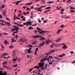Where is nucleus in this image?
<instances>
[{
    "label": "nucleus",
    "instance_id": "nucleus-1",
    "mask_svg": "<svg viewBox=\"0 0 75 75\" xmlns=\"http://www.w3.org/2000/svg\"><path fill=\"white\" fill-rule=\"evenodd\" d=\"M47 57H48V56H47L44 57V58H43L41 59V62H40L38 64L39 66H36L35 67V68H41L43 67L44 65V64L43 62H44L45 61H47V60H49V58L48 57L47 58H46Z\"/></svg>",
    "mask_w": 75,
    "mask_h": 75
},
{
    "label": "nucleus",
    "instance_id": "nucleus-2",
    "mask_svg": "<svg viewBox=\"0 0 75 75\" xmlns=\"http://www.w3.org/2000/svg\"><path fill=\"white\" fill-rule=\"evenodd\" d=\"M13 28H16L17 29L16 31L13 32V33H14V34H17V33H18V30H20V28H19L18 26H13Z\"/></svg>",
    "mask_w": 75,
    "mask_h": 75
},
{
    "label": "nucleus",
    "instance_id": "nucleus-3",
    "mask_svg": "<svg viewBox=\"0 0 75 75\" xmlns=\"http://www.w3.org/2000/svg\"><path fill=\"white\" fill-rule=\"evenodd\" d=\"M13 24H15L17 25V26H18V27H24L25 25L21 24H19L18 23H16V22H13Z\"/></svg>",
    "mask_w": 75,
    "mask_h": 75
},
{
    "label": "nucleus",
    "instance_id": "nucleus-4",
    "mask_svg": "<svg viewBox=\"0 0 75 75\" xmlns=\"http://www.w3.org/2000/svg\"><path fill=\"white\" fill-rule=\"evenodd\" d=\"M31 24H32V21H31L27 22L26 27H28V26H29V24L30 25H31Z\"/></svg>",
    "mask_w": 75,
    "mask_h": 75
},
{
    "label": "nucleus",
    "instance_id": "nucleus-5",
    "mask_svg": "<svg viewBox=\"0 0 75 75\" xmlns=\"http://www.w3.org/2000/svg\"><path fill=\"white\" fill-rule=\"evenodd\" d=\"M33 48H30V49H28L27 50V51L28 52V53L29 54H31V53H32L33 52L31 50Z\"/></svg>",
    "mask_w": 75,
    "mask_h": 75
},
{
    "label": "nucleus",
    "instance_id": "nucleus-6",
    "mask_svg": "<svg viewBox=\"0 0 75 75\" xmlns=\"http://www.w3.org/2000/svg\"><path fill=\"white\" fill-rule=\"evenodd\" d=\"M40 41H42L43 40H45V38L43 37V36H42V35H40Z\"/></svg>",
    "mask_w": 75,
    "mask_h": 75
},
{
    "label": "nucleus",
    "instance_id": "nucleus-7",
    "mask_svg": "<svg viewBox=\"0 0 75 75\" xmlns=\"http://www.w3.org/2000/svg\"><path fill=\"white\" fill-rule=\"evenodd\" d=\"M40 35H33L32 36V38H38V37H40Z\"/></svg>",
    "mask_w": 75,
    "mask_h": 75
},
{
    "label": "nucleus",
    "instance_id": "nucleus-8",
    "mask_svg": "<svg viewBox=\"0 0 75 75\" xmlns=\"http://www.w3.org/2000/svg\"><path fill=\"white\" fill-rule=\"evenodd\" d=\"M22 1H16L15 2V3H16L15 5L17 6V5H18L19 4V3H20Z\"/></svg>",
    "mask_w": 75,
    "mask_h": 75
},
{
    "label": "nucleus",
    "instance_id": "nucleus-9",
    "mask_svg": "<svg viewBox=\"0 0 75 75\" xmlns=\"http://www.w3.org/2000/svg\"><path fill=\"white\" fill-rule=\"evenodd\" d=\"M7 55V53H5L3 54H2V56H3V57H1V58H4V57H6V56Z\"/></svg>",
    "mask_w": 75,
    "mask_h": 75
},
{
    "label": "nucleus",
    "instance_id": "nucleus-10",
    "mask_svg": "<svg viewBox=\"0 0 75 75\" xmlns=\"http://www.w3.org/2000/svg\"><path fill=\"white\" fill-rule=\"evenodd\" d=\"M44 44H45L44 42H43L42 43H40V44L39 45V47H41L42 46H43Z\"/></svg>",
    "mask_w": 75,
    "mask_h": 75
},
{
    "label": "nucleus",
    "instance_id": "nucleus-11",
    "mask_svg": "<svg viewBox=\"0 0 75 75\" xmlns=\"http://www.w3.org/2000/svg\"><path fill=\"white\" fill-rule=\"evenodd\" d=\"M33 2H30V3H27L25 4V6H30L32 4H33Z\"/></svg>",
    "mask_w": 75,
    "mask_h": 75
},
{
    "label": "nucleus",
    "instance_id": "nucleus-12",
    "mask_svg": "<svg viewBox=\"0 0 75 75\" xmlns=\"http://www.w3.org/2000/svg\"><path fill=\"white\" fill-rule=\"evenodd\" d=\"M54 52H55V50H52L50 51V54H52V53H54Z\"/></svg>",
    "mask_w": 75,
    "mask_h": 75
},
{
    "label": "nucleus",
    "instance_id": "nucleus-13",
    "mask_svg": "<svg viewBox=\"0 0 75 75\" xmlns=\"http://www.w3.org/2000/svg\"><path fill=\"white\" fill-rule=\"evenodd\" d=\"M16 51L15 50H14L13 51V53H12V56L13 57L14 55L15 54H16Z\"/></svg>",
    "mask_w": 75,
    "mask_h": 75
},
{
    "label": "nucleus",
    "instance_id": "nucleus-14",
    "mask_svg": "<svg viewBox=\"0 0 75 75\" xmlns=\"http://www.w3.org/2000/svg\"><path fill=\"white\" fill-rule=\"evenodd\" d=\"M12 28V29H11V31L12 32H13V31H16V30H17V29L16 28H15V29H14L13 28Z\"/></svg>",
    "mask_w": 75,
    "mask_h": 75
},
{
    "label": "nucleus",
    "instance_id": "nucleus-15",
    "mask_svg": "<svg viewBox=\"0 0 75 75\" xmlns=\"http://www.w3.org/2000/svg\"><path fill=\"white\" fill-rule=\"evenodd\" d=\"M37 11H40V12L42 11V10H41V8H37Z\"/></svg>",
    "mask_w": 75,
    "mask_h": 75
},
{
    "label": "nucleus",
    "instance_id": "nucleus-16",
    "mask_svg": "<svg viewBox=\"0 0 75 75\" xmlns=\"http://www.w3.org/2000/svg\"><path fill=\"white\" fill-rule=\"evenodd\" d=\"M56 8L57 10H59L60 9H61V8H62V7H58V6H57L56 7Z\"/></svg>",
    "mask_w": 75,
    "mask_h": 75
},
{
    "label": "nucleus",
    "instance_id": "nucleus-17",
    "mask_svg": "<svg viewBox=\"0 0 75 75\" xmlns=\"http://www.w3.org/2000/svg\"><path fill=\"white\" fill-rule=\"evenodd\" d=\"M4 42H5V45H7V44H8V42H7V40H4Z\"/></svg>",
    "mask_w": 75,
    "mask_h": 75
},
{
    "label": "nucleus",
    "instance_id": "nucleus-18",
    "mask_svg": "<svg viewBox=\"0 0 75 75\" xmlns=\"http://www.w3.org/2000/svg\"><path fill=\"white\" fill-rule=\"evenodd\" d=\"M37 30H38V32H40V31H41L42 30V29H41L38 27L37 28Z\"/></svg>",
    "mask_w": 75,
    "mask_h": 75
},
{
    "label": "nucleus",
    "instance_id": "nucleus-19",
    "mask_svg": "<svg viewBox=\"0 0 75 75\" xmlns=\"http://www.w3.org/2000/svg\"><path fill=\"white\" fill-rule=\"evenodd\" d=\"M49 39H48L45 42L46 45H48L49 44Z\"/></svg>",
    "mask_w": 75,
    "mask_h": 75
},
{
    "label": "nucleus",
    "instance_id": "nucleus-20",
    "mask_svg": "<svg viewBox=\"0 0 75 75\" xmlns=\"http://www.w3.org/2000/svg\"><path fill=\"white\" fill-rule=\"evenodd\" d=\"M61 31V29H59L58 30L57 32V34H59L60 33V32Z\"/></svg>",
    "mask_w": 75,
    "mask_h": 75
},
{
    "label": "nucleus",
    "instance_id": "nucleus-21",
    "mask_svg": "<svg viewBox=\"0 0 75 75\" xmlns=\"http://www.w3.org/2000/svg\"><path fill=\"white\" fill-rule=\"evenodd\" d=\"M68 48V46H64L62 47V48L63 49H67Z\"/></svg>",
    "mask_w": 75,
    "mask_h": 75
},
{
    "label": "nucleus",
    "instance_id": "nucleus-22",
    "mask_svg": "<svg viewBox=\"0 0 75 75\" xmlns=\"http://www.w3.org/2000/svg\"><path fill=\"white\" fill-rule=\"evenodd\" d=\"M60 40H61V39H58L57 40H55V41H56V42H59V41H60Z\"/></svg>",
    "mask_w": 75,
    "mask_h": 75
},
{
    "label": "nucleus",
    "instance_id": "nucleus-23",
    "mask_svg": "<svg viewBox=\"0 0 75 75\" xmlns=\"http://www.w3.org/2000/svg\"><path fill=\"white\" fill-rule=\"evenodd\" d=\"M51 11V10H46L44 12V13H45V14H46L47 13V12H49V11Z\"/></svg>",
    "mask_w": 75,
    "mask_h": 75
},
{
    "label": "nucleus",
    "instance_id": "nucleus-24",
    "mask_svg": "<svg viewBox=\"0 0 75 75\" xmlns=\"http://www.w3.org/2000/svg\"><path fill=\"white\" fill-rule=\"evenodd\" d=\"M16 42V40H14V38H12V42Z\"/></svg>",
    "mask_w": 75,
    "mask_h": 75
},
{
    "label": "nucleus",
    "instance_id": "nucleus-25",
    "mask_svg": "<svg viewBox=\"0 0 75 75\" xmlns=\"http://www.w3.org/2000/svg\"><path fill=\"white\" fill-rule=\"evenodd\" d=\"M53 45H54V46L55 47H58L57 44H56L55 43H53Z\"/></svg>",
    "mask_w": 75,
    "mask_h": 75
},
{
    "label": "nucleus",
    "instance_id": "nucleus-26",
    "mask_svg": "<svg viewBox=\"0 0 75 75\" xmlns=\"http://www.w3.org/2000/svg\"><path fill=\"white\" fill-rule=\"evenodd\" d=\"M27 47H30V48H32L33 46L31 45H28L27 46Z\"/></svg>",
    "mask_w": 75,
    "mask_h": 75
},
{
    "label": "nucleus",
    "instance_id": "nucleus-27",
    "mask_svg": "<svg viewBox=\"0 0 75 75\" xmlns=\"http://www.w3.org/2000/svg\"><path fill=\"white\" fill-rule=\"evenodd\" d=\"M29 30H33V27L32 26H30L29 27Z\"/></svg>",
    "mask_w": 75,
    "mask_h": 75
},
{
    "label": "nucleus",
    "instance_id": "nucleus-28",
    "mask_svg": "<svg viewBox=\"0 0 75 75\" xmlns=\"http://www.w3.org/2000/svg\"><path fill=\"white\" fill-rule=\"evenodd\" d=\"M38 51V48H37L36 49V50L35 52V55L37 54V51Z\"/></svg>",
    "mask_w": 75,
    "mask_h": 75
},
{
    "label": "nucleus",
    "instance_id": "nucleus-29",
    "mask_svg": "<svg viewBox=\"0 0 75 75\" xmlns=\"http://www.w3.org/2000/svg\"><path fill=\"white\" fill-rule=\"evenodd\" d=\"M43 33H50L49 31H45L43 30Z\"/></svg>",
    "mask_w": 75,
    "mask_h": 75
},
{
    "label": "nucleus",
    "instance_id": "nucleus-30",
    "mask_svg": "<svg viewBox=\"0 0 75 75\" xmlns=\"http://www.w3.org/2000/svg\"><path fill=\"white\" fill-rule=\"evenodd\" d=\"M16 19V14H14V20L15 21Z\"/></svg>",
    "mask_w": 75,
    "mask_h": 75
},
{
    "label": "nucleus",
    "instance_id": "nucleus-31",
    "mask_svg": "<svg viewBox=\"0 0 75 75\" xmlns=\"http://www.w3.org/2000/svg\"><path fill=\"white\" fill-rule=\"evenodd\" d=\"M18 65L17 64H15L14 65H13V67H14V68H16L17 67Z\"/></svg>",
    "mask_w": 75,
    "mask_h": 75
},
{
    "label": "nucleus",
    "instance_id": "nucleus-32",
    "mask_svg": "<svg viewBox=\"0 0 75 75\" xmlns=\"http://www.w3.org/2000/svg\"><path fill=\"white\" fill-rule=\"evenodd\" d=\"M53 2H54V1H52L50 2H48V3H50V4H52V3H53Z\"/></svg>",
    "mask_w": 75,
    "mask_h": 75
},
{
    "label": "nucleus",
    "instance_id": "nucleus-33",
    "mask_svg": "<svg viewBox=\"0 0 75 75\" xmlns=\"http://www.w3.org/2000/svg\"><path fill=\"white\" fill-rule=\"evenodd\" d=\"M13 48H14L13 46H11L9 47V48H10V49H12Z\"/></svg>",
    "mask_w": 75,
    "mask_h": 75
},
{
    "label": "nucleus",
    "instance_id": "nucleus-34",
    "mask_svg": "<svg viewBox=\"0 0 75 75\" xmlns=\"http://www.w3.org/2000/svg\"><path fill=\"white\" fill-rule=\"evenodd\" d=\"M39 34H41L42 33H43V30H41V32H39Z\"/></svg>",
    "mask_w": 75,
    "mask_h": 75
},
{
    "label": "nucleus",
    "instance_id": "nucleus-35",
    "mask_svg": "<svg viewBox=\"0 0 75 75\" xmlns=\"http://www.w3.org/2000/svg\"><path fill=\"white\" fill-rule=\"evenodd\" d=\"M8 63V62H5L4 63H3V65H6V64H7Z\"/></svg>",
    "mask_w": 75,
    "mask_h": 75
},
{
    "label": "nucleus",
    "instance_id": "nucleus-36",
    "mask_svg": "<svg viewBox=\"0 0 75 75\" xmlns=\"http://www.w3.org/2000/svg\"><path fill=\"white\" fill-rule=\"evenodd\" d=\"M50 8H51L50 7H47L45 8V9H46V10H48V9H50Z\"/></svg>",
    "mask_w": 75,
    "mask_h": 75
},
{
    "label": "nucleus",
    "instance_id": "nucleus-37",
    "mask_svg": "<svg viewBox=\"0 0 75 75\" xmlns=\"http://www.w3.org/2000/svg\"><path fill=\"white\" fill-rule=\"evenodd\" d=\"M27 39H25L24 40L22 41V42H25L27 41Z\"/></svg>",
    "mask_w": 75,
    "mask_h": 75
},
{
    "label": "nucleus",
    "instance_id": "nucleus-38",
    "mask_svg": "<svg viewBox=\"0 0 75 75\" xmlns=\"http://www.w3.org/2000/svg\"><path fill=\"white\" fill-rule=\"evenodd\" d=\"M18 62H20V61H21V59L20 58H18Z\"/></svg>",
    "mask_w": 75,
    "mask_h": 75
},
{
    "label": "nucleus",
    "instance_id": "nucleus-39",
    "mask_svg": "<svg viewBox=\"0 0 75 75\" xmlns=\"http://www.w3.org/2000/svg\"><path fill=\"white\" fill-rule=\"evenodd\" d=\"M70 17L69 16H66L65 18H66V19H68V18H69Z\"/></svg>",
    "mask_w": 75,
    "mask_h": 75
},
{
    "label": "nucleus",
    "instance_id": "nucleus-40",
    "mask_svg": "<svg viewBox=\"0 0 75 75\" xmlns=\"http://www.w3.org/2000/svg\"><path fill=\"white\" fill-rule=\"evenodd\" d=\"M45 65L44 66L45 67V68H46V69H47V64H45Z\"/></svg>",
    "mask_w": 75,
    "mask_h": 75
},
{
    "label": "nucleus",
    "instance_id": "nucleus-41",
    "mask_svg": "<svg viewBox=\"0 0 75 75\" xmlns=\"http://www.w3.org/2000/svg\"><path fill=\"white\" fill-rule=\"evenodd\" d=\"M7 24L8 25H9V26L11 27V25H10V23H7Z\"/></svg>",
    "mask_w": 75,
    "mask_h": 75
},
{
    "label": "nucleus",
    "instance_id": "nucleus-42",
    "mask_svg": "<svg viewBox=\"0 0 75 75\" xmlns=\"http://www.w3.org/2000/svg\"><path fill=\"white\" fill-rule=\"evenodd\" d=\"M35 3H37V2H38L39 1H40V0H35Z\"/></svg>",
    "mask_w": 75,
    "mask_h": 75
},
{
    "label": "nucleus",
    "instance_id": "nucleus-43",
    "mask_svg": "<svg viewBox=\"0 0 75 75\" xmlns=\"http://www.w3.org/2000/svg\"><path fill=\"white\" fill-rule=\"evenodd\" d=\"M0 21L2 23H4L6 22V21H3V20H1V21Z\"/></svg>",
    "mask_w": 75,
    "mask_h": 75
},
{
    "label": "nucleus",
    "instance_id": "nucleus-44",
    "mask_svg": "<svg viewBox=\"0 0 75 75\" xmlns=\"http://www.w3.org/2000/svg\"><path fill=\"white\" fill-rule=\"evenodd\" d=\"M54 58H55V59H58V60H61V59L56 57H54Z\"/></svg>",
    "mask_w": 75,
    "mask_h": 75
},
{
    "label": "nucleus",
    "instance_id": "nucleus-45",
    "mask_svg": "<svg viewBox=\"0 0 75 75\" xmlns=\"http://www.w3.org/2000/svg\"><path fill=\"white\" fill-rule=\"evenodd\" d=\"M71 2V0H68L67 1V2L69 3H70Z\"/></svg>",
    "mask_w": 75,
    "mask_h": 75
},
{
    "label": "nucleus",
    "instance_id": "nucleus-46",
    "mask_svg": "<svg viewBox=\"0 0 75 75\" xmlns=\"http://www.w3.org/2000/svg\"><path fill=\"white\" fill-rule=\"evenodd\" d=\"M40 69H42V70H44L45 69V67H42Z\"/></svg>",
    "mask_w": 75,
    "mask_h": 75
},
{
    "label": "nucleus",
    "instance_id": "nucleus-47",
    "mask_svg": "<svg viewBox=\"0 0 75 75\" xmlns=\"http://www.w3.org/2000/svg\"><path fill=\"white\" fill-rule=\"evenodd\" d=\"M2 8H4L5 7V5H3L1 6Z\"/></svg>",
    "mask_w": 75,
    "mask_h": 75
},
{
    "label": "nucleus",
    "instance_id": "nucleus-48",
    "mask_svg": "<svg viewBox=\"0 0 75 75\" xmlns=\"http://www.w3.org/2000/svg\"><path fill=\"white\" fill-rule=\"evenodd\" d=\"M1 48H3V49H4V46H3V45H1Z\"/></svg>",
    "mask_w": 75,
    "mask_h": 75
},
{
    "label": "nucleus",
    "instance_id": "nucleus-49",
    "mask_svg": "<svg viewBox=\"0 0 75 75\" xmlns=\"http://www.w3.org/2000/svg\"><path fill=\"white\" fill-rule=\"evenodd\" d=\"M16 20H20V18L18 17H16Z\"/></svg>",
    "mask_w": 75,
    "mask_h": 75
},
{
    "label": "nucleus",
    "instance_id": "nucleus-50",
    "mask_svg": "<svg viewBox=\"0 0 75 75\" xmlns=\"http://www.w3.org/2000/svg\"><path fill=\"white\" fill-rule=\"evenodd\" d=\"M24 40L23 38H21L20 39V41L21 42H22V41H23Z\"/></svg>",
    "mask_w": 75,
    "mask_h": 75
},
{
    "label": "nucleus",
    "instance_id": "nucleus-51",
    "mask_svg": "<svg viewBox=\"0 0 75 75\" xmlns=\"http://www.w3.org/2000/svg\"><path fill=\"white\" fill-rule=\"evenodd\" d=\"M3 34H4V35H8V34H7V33H3Z\"/></svg>",
    "mask_w": 75,
    "mask_h": 75
},
{
    "label": "nucleus",
    "instance_id": "nucleus-52",
    "mask_svg": "<svg viewBox=\"0 0 75 75\" xmlns=\"http://www.w3.org/2000/svg\"><path fill=\"white\" fill-rule=\"evenodd\" d=\"M6 19L7 20H8V21H10V19L8 18H6Z\"/></svg>",
    "mask_w": 75,
    "mask_h": 75
},
{
    "label": "nucleus",
    "instance_id": "nucleus-53",
    "mask_svg": "<svg viewBox=\"0 0 75 75\" xmlns=\"http://www.w3.org/2000/svg\"><path fill=\"white\" fill-rule=\"evenodd\" d=\"M43 1V2H42V3H45V1L44 0H41V1Z\"/></svg>",
    "mask_w": 75,
    "mask_h": 75
},
{
    "label": "nucleus",
    "instance_id": "nucleus-54",
    "mask_svg": "<svg viewBox=\"0 0 75 75\" xmlns=\"http://www.w3.org/2000/svg\"><path fill=\"white\" fill-rule=\"evenodd\" d=\"M31 10V9H30V8H27V11H28V10Z\"/></svg>",
    "mask_w": 75,
    "mask_h": 75
},
{
    "label": "nucleus",
    "instance_id": "nucleus-55",
    "mask_svg": "<svg viewBox=\"0 0 75 75\" xmlns=\"http://www.w3.org/2000/svg\"><path fill=\"white\" fill-rule=\"evenodd\" d=\"M49 65H52V63L51 62H50L49 63Z\"/></svg>",
    "mask_w": 75,
    "mask_h": 75
},
{
    "label": "nucleus",
    "instance_id": "nucleus-56",
    "mask_svg": "<svg viewBox=\"0 0 75 75\" xmlns=\"http://www.w3.org/2000/svg\"><path fill=\"white\" fill-rule=\"evenodd\" d=\"M18 37V35H17L16 36V39H17Z\"/></svg>",
    "mask_w": 75,
    "mask_h": 75
},
{
    "label": "nucleus",
    "instance_id": "nucleus-57",
    "mask_svg": "<svg viewBox=\"0 0 75 75\" xmlns=\"http://www.w3.org/2000/svg\"><path fill=\"white\" fill-rule=\"evenodd\" d=\"M6 11H4L3 12V14H6Z\"/></svg>",
    "mask_w": 75,
    "mask_h": 75
},
{
    "label": "nucleus",
    "instance_id": "nucleus-58",
    "mask_svg": "<svg viewBox=\"0 0 75 75\" xmlns=\"http://www.w3.org/2000/svg\"><path fill=\"white\" fill-rule=\"evenodd\" d=\"M23 14H24V15H25V16H26V15H27V14L25 12H23Z\"/></svg>",
    "mask_w": 75,
    "mask_h": 75
},
{
    "label": "nucleus",
    "instance_id": "nucleus-59",
    "mask_svg": "<svg viewBox=\"0 0 75 75\" xmlns=\"http://www.w3.org/2000/svg\"><path fill=\"white\" fill-rule=\"evenodd\" d=\"M70 9H74V10H75V8L73 7H71L70 8Z\"/></svg>",
    "mask_w": 75,
    "mask_h": 75
},
{
    "label": "nucleus",
    "instance_id": "nucleus-60",
    "mask_svg": "<svg viewBox=\"0 0 75 75\" xmlns=\"http://www.w3.org/2000/svg\"><path fill=\"white\" fill-rule=\"evenodd\" d=\"M17 60V59H14L13 60V61H16Z\"/></svg>",
    "mask_w": 75,
    "mask_h": 75
},
{
    "label": "nucleus",
    "instance_id": "nucleus-61",
    "mask_svg": "<svg viewBox=\"0 0 75 75\" xmlns=\"http://www.w3.org/2000/svg\"><path fill=\"white\" fill-rule=\"evenodd\" d=\"M33 18V15H31L30 16V18Z\"/></svg>",
    "mask_w": 75,
    "mask_h": 75
},
{
    "label": "nucleus",
    "instance_id": "nucleus-62",
    "mask_svg": "<svg viewBox=\"0 0 75 75\" xmlns=\"http://www.w3.org/2000/svg\"><path fill=\"white\" fill-rule=\"evenodd\" d=\"M23 25H25L27 24L26 23H23Z\"/></svg>",
    "mask_w": 75,
    "mask_h": 75
},
{
    "label": "nucleus",
    "instance_id": "nucleus-63",
    "mask_svg": "<svg viewBox=\"0 0 75 75\" xmlns=\"http://www.w3.org/2000/svg\"><path fill=\"white\" fill-rule=\"evenodd\" d=\"M64 25H63L61 26V28H64Z\"/></svg>",
    "mask_w": 75,
    "mask_h": 75
},
{
    "label": "nucleus",
    "instance_id": "nucleus-64",
    "mask_svg": "<svg viewBox=\"0 0 75 75\" xmlns=\"http://www.w3.org/2000/svg\"><path fill=\"white\" fill-rule=\"evenodd\" d=\"M18 15L19 17H20L21 16L22 14L20 13H19L18 14Z\"/></svg>",
    "mask_w": 75,
    "mask_h": 75
}]
</instances>
